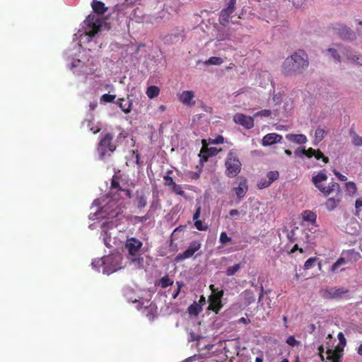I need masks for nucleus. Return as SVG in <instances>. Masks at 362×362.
<instances>
[{
  "label": "nucleus",
  "mask_w": 362,
  "mask_h": 362,
  "mask_svg": "<svg viewBox=\"0 0 362 362\" xmlns=\"http://www.w3.org/2000/svg\"><path fill=\"white\" fill-rule=\"evenodd\" d=\"M225 174L228 177H235L240 173L242 163L235 152L230 151L228 153L225 160Z\"/></svg>",
  "instance_id": "4"
},
{
  "label": "nucleus",
  "mask_w": 362,
  "mask_h": 362,
  "mask_svg": "<svg viewBox=\"0 0 362 362\" xmlns=\"http://www.w3.org/2000/svg\"><path fill=\"white\" fill-rule=\"evenodd\" d=\"M223 62L222 58L218 57H211L207 61L205 62L206 65H220Z\"/></svg>",
  "instance_id": "35"
},
{
  "label": "nucleus",
  "mask_w": 362,
  "mask_h": 362,
  "mask_svg": "<svg viewBox=\"0 0 362 362\" xmlns=\"http://www.w3.org/2000/svg\"><path fill=\"white\" fill-rule=\"evenodd\" d=\"M233 120L235 124L243 127L246 129H250L255 126L254 118L243 113H236L234 115Z\"/></svg>",
  "instance_id": "10"
},
{
  "label": "nucleus",
  "mask_w": 362,
  "mask_h": 362,
  "mask_svg": "<svg viewBox=\"0 0 362 362\" xmlns=\"http://www.w3.org/2000/svg\"><path fill=\"white\" fill-rule=\"evenodd\" d=\"M282 138V136L279 134L269 133L262 138V144L264 146H271L281 142Z\"/></svg>",
  "instance_id": "13"
},
{
  "label": "nucleus",
  "mask_w": 362,
  "mask_h": 362,
  "mask_svg": "<svg viewBox=\"0 0 362 362\" xmlns=\"http://www.w3.org/2000/svg\"><path fill=\"white\" fill-rule=\"evenodd\" d=\"M165 185L166 186H171L174 192L177 194H181V188L179 185H177L173 181V178L169 175L164 176Z\"/></svg>",
  "instance_id": "23"
},
{
  "label": "nucleus",
  "mask_w": 362,
  "mask_h": 362,
  "mask_svg": "<svg viewBox=\"0 0 362 362\" xmlns=\"http://www.w3.org/2000/svg\"><path fill=\"white\" fill-rule=\"evenodd\" d=\"M317 257H310L308 260L305 261L304 264V269H309L311 268L314 264L317 262Z\"/></svg>",
  "instance_id": "45"
},
{
  "label": "nucleus",
  "mask_w": 362,
  "mask_h": 362,
  "mask_svg": "<svg viewBox=\"0 0 362 362\" xmlns=\"http://www.w3.org/2000/svg\"><path fill=\"white\" fill-rule=\"evenodd\" d=\"M199 358L197 357V356H194L192 357H190L187 359H186L185 361H182V362H199Z\"/></svg>",
  "instance_id": "56"
},
{
  "label": "nucleus",
  "mask_w": 362,
  "mask_h": 362,
  "mask_svg": "<svg viewBox=\"0 0 362 362\" xmlns=\"http://www.w3.org/2000/svg\"><path fill=\"white\" fill-rule=\"evenodd\" d=\"M223 291H218L217 293H211L209 297V310H211L216 313H218L220 310L223 307V304L221 303V298L223 296Z\"/></svg>",
  "instance_id": "9"
},
{
  "label": "nucleus",
  "mask_w": 362,
  "mask_h": 362,
  "mask_svg": "<svg viewBox=\"0 0 362 362\" xmlns=\"http://www.w3.org/2000/svg\"><path fill=\"white\" fill-rule=\"evenodd\" d=\"M91 7L93 12L98 15H103L107 11V7L105 4L98 0H93Z\"/></svg>",
  "instance_id": "16"
},
{
  "label": "nucleus",
  "mask_w": 362,
  "mask_h": 362,
  "mask_svg": "<svg viewBox=\"0 0 362 362\" xmlns=\"http://www.w3.org/2000/svg\"><path fill=\"white\" fill-rule=\"evenodd\" d=\"M199 215H200V208H198L196 211V212L194 213V214L193 215V219L194 220H196L199 217Z\"/></svg>",
  "instance_id": "58"
},
{
  "label": "nucleus",
  "mask_w": 362,
  "mask_h": 362,
  "mask_svg": "<svg viewBox=\"0 0 362 362\" xmlns=\"http://www.w3.org/2000/svg\"><path fill=\"white\" fill-rule=\"evenodd\" d=\"M185 176L186 178L197 180L199 177V173L197 172L187 171L185 173Z\"/></svg>",
  "instance_id": "46"
},
{
  "label": "nucleus",
  "mask_w": 362,
  "mask_h": 362,
  "mask_svg": "<svg viewBox=\"0 0 362 362\" xmlns=\"http://www.w3.org/2000/svg\"><path fill=\"white\" fill-rule=\"evenodd\" d=\"M308 65L307 54L299 49L285 59L282 65V71L285 75L299 74L303 73Z\"/></svg>",
  "instance_id": "2"
},
{
  "label": "nucleus",
  "mask_w": 362,
  "mask_h": 362,
  "mask_svg": "<svg viewBox=\"0 0 362 362\" xmlns=\"http://www.w3.org/2000/svg\"><path fill=\"white\" fill-rule=\"evenodd\" d=\"M286 138L289 141L298 144H305L308 141L307 137L304 134H288L286 135Z\"/></svg>",
  "instance_id": "17"
},
{
  "label": "nucleus",
  "mask_w": 362,
  "mask_h": 362,
  "mask_svg": "<svg viewBox=\"0 0 362 362\" xmlns=\"http://www.w3.org/2000/svg\"><path fill=\"white\" fill-rule=\"evenodd\" d=\"M362 206V197L358 198L355 202L356 216L359 215V209Z\"/></svg>",
  "instance_id": "49"
},
{
  "label": "nucleus",
  "mask_w": 362,
  "mask_h": 362,
  "mask_svg": "<svg viewBox=\"0 0 362 362\" xmlns=\"http://www.w3.org/2000/svg\"><path fill=\"white\" fill-rule=\"evenodd\" d=\"M195 95L192 90L182 91V104L189 107H192L196 105L194 100Z\"/></svg>",
  "instance_id": "15"
},
{
  "label": "nucleus",
  "mask_w": 362,
  "mask_h": 362,
  "mask_svg": "<svg viewBox=\"0 0 362 362\" xmlns=\"http://www.w3.org/2000/svg\"><path fill=\"white\" fill-rule=\"evenodd\" d=\"M144 312L149 320H153L154 319L155 315L153 313V308L152 306L146 307L144 308Z\"/></svg>",
  "instance_id": "42"
},
{
  "label": "nucleus",
  "mask_w": 362,
  "mask_h": 362,
  "mask_svg": "<svg viewBox=\"0 0 362 362\" xmlns=\"http://www.w3.org/2000/svg\"><path fill=\"white\" fill-rule=\"evenodd\" d=\"M98 104L97 103H92L90 104V110H93L96 108Z\"/></svg>",
  "instance_id": "63"
},
{
  "label": "nucleus",
  "mask_w": 362,
  "mask_h": 362,
  "mask_svg": "<svg viewBox=\"0 0 362 362\" xmlns=\"http://www.w3.org/2000/svg\"><path fill=\"white\" fill-rule=\"evenodd\" d=\"M239 322H242L243 324H248L250 322V320L249 319H247L245 317H241L240 320H239Z\"/></svg>",
  "instance_id": "60"
},
{
  "label": "nucleus",
  "mask_w": 362,
  "mask_h": 362,
  "mask_svg": "<svg viewBox=\"0 0 362 362\" xmlns=\"http://www.w3.org/2000/svg\"><path fill=\"white\" fill-rule=\"evenodd\" d=\"M327 180V175L320 171L317 175L312 177V182L315 187L317 188L325 197H329L334 194V197H329L325 202V206L329 211H332L339 204L342 199V192L339 185L337 182H332L328 186L325 187L322 182Z\"/></svg>",
  "instance_id": "1"
},
{
  "label": "nucleus",
  "mask_w": 362,
  "mask_h": 362,
  "mask_svg": "<svg viewBox=\"0 0 362 362\" xmlns=\"http://www.w3.org/2000/svg\"><path fill=\"white\" fill-rule=\"evenodd\" d=\"M346 264V259L344 257H339L336 262H334L331 268L330 271L333 273H336L338 272L339 267L343 264Z\"/></svg>",
  "instance_id": "32"
},
{
  "label": "nucleus",
  "mask_w": 362,
  "mask_h": 362,
  "mask_svg": "<svg viewBox=\"0 0 362 362\" xmlns=\"http://www.w3.org/2000/svg\"><path fill=\"white\" fill-rule=\"evenodd\" d=\"M346 191L349 196H354L357 191V187L354 182H347L345 185Z\"/></svg>",
  "instance_id": "29"
},
{
  "label": "nucleus",
  "mask_w": 362,
  "mask_h": 362,
  "mask_svg": "<svg viewBox=\"0 0 362 362\" xmlns=\"http://www.w3.org/2000/svg\"><path fill=\"white\" fill-rule=\"evenodd\" d=\"M223 140L224 139L222 136H218L216 139L211 140V143H212V144H223Z\"/></svg>",
  "instance_id": "53"
},
{
  "label": "nucleus",
  "mask_w": 362,
  "mask_h": 362,
  "mask_svg": "<svg viewBox=\"0 0 362 362\" xmlns=\"http://www.w3.org/2000/svg\"><path fill=\"white\" fill-rule=\"evenodd\" d=\"M327 354H328L327 360L331 362H340L341 355L339 353L334 351L332 349H328L327 351Z\"/></svg>",
  "instance_id": "28"
},
{
  "label": "nucleus",
  "mask_w": 362,
  "mask_h": 362,
  "mask_svg": "<svg viewBox=\"0 0 362 362\" xmlns=\"http://www.w3.org/2000/svg\"><path fill=\"white\" fill-rule=\"evenodd\" d=\"M84 22L86 25V34L90 37H93L101 30L104 21L103 19L90 14L86 17Z\"/></svg>",
  "instance_id": "7"
},
{
  "label": "nucleus",
  "mask_w": 362,
  "mask_h": 362,
  "mask_svg": "<svg viewBox=\"0 0 362 362\" xmlns=\"http://www.w3.org/2000/svg\"><path fill=\"white\" fill-rule=\"evenodd\" d=\"M334 174L337 177V178L340 181L344 182V181H346V180H347V177L345 175L341 174L339 172H338L335 170H334Z\"/></svg>",
  "instance_id": "52"
},
{
  "label": "nucleus",
  "mask_w": 362,
  "mask_h": 362,
  "mask_svg": "<svg viewBox=\"0 0 362 362\" xmlns=\"http://www.w3.org/2000/svg\"><path fill=\"white\" fill-rule=\"evenodd\" d=\"M271 185H272L271 182H269L267 179H264V178L261 179L257 182V187L259 189H261L267 188V187H269Z\"/></svg>",
  "instance_id": "43"
},
{
  "label": "nucleus",
  "mask_w": 362,
  "mask_h": 362,
  "mask_svg": "<svg viewBox=\"0 0 362 362\" xmlns=\"http://www.w3.org/2000/svg\"><path fill=\"white\" fill-rule=\"evenodd\" d=\"M114 136L112 133L105 134L100 140L98 145V151L100 159H103L105 156H110L111 153L116 150L117 145L113 141Z\"/></svg>",
  "instance_id": "5"
},
{
  "label": "nucleus",
  "mask_w": 362,
  "mask_h": 362,
  "mask_svg": "<svg viewBox=\"0 0 362 362\" xmlns=\"http://www.w3.org/2000/svg\"><path fill=\"white\" fill-rule=\"evenodd\" d=\"M333 29L335 33L343 40L351 39L353 35L351 29L343 24H337Z\"/></svg>",
  "instance_id": "12"
},
{
  "label": "nucleus",
  "mask_w": 362,
  "mask_h": 362,
  "mask_svg": "<svg viewBox=\"0 0 362 362\" xmlns=\"http://www.w3.org/2000/svg\"><path fill=\"white\" fill-rule=\"evenodd\" d=\"M350 135L351 136L352 144L356 146H362V137L358 135L353 130L350 131Z\"/></svg>",
  "instance_id": "31"
},
{
  "label": "nucleus",
  "mask_w": 362,
  "mask_h": 362,
  "mask_svg": "<svg viewBox=\"0 0 362 362\" xmlns=\"http://www.w3.org/2000/svg\"><path fill=\"white\" fill-rule=\"evenodd\" d=\"M247 180L245 179L241 181L238 187H235V192L237 197L240 199L243 198L247 191Z\"/></svg>",
  "instance_id": "20"
},
{
  "label": "nucleus",
  "mask_w": 362,
  "mask_h": 362,
  "mask_svg": "<svg viewBox=\"0 0 362 362\" xmlns=\"http://www.w3.org/2000/svg\"><path fill=\"white\" fill-rule=\"evenodd\" d=\"M122 259L120 254H113L105 257L103 259V273L109 275L122 269Z\"/></svg>",
  "instance_id": "6"
},
{
  "label": "nucleus",
  "mask_w": 362,
  "mask_h": 362,
  "mask_svg": "<svg viewBox=\"0 0 362 362\" xmlns=\"http://www.w3.org/2000/svg\"><path fill=\"white\" fill-rule=\"evenodd\" d=\"M314 157L317 160L322 159L325 163H328L329 161V158L325 156L320 149H316Z\"/></svg>",
  "instance_id": "38"
},
{
  "label": "nucleus",
  "mask_w": 362,
  "mask_h": 362,
  "mask_svg": "<svg viewBox=\"0 0 362 362\" xmlns=\"http://www.w3.org/2000/svg\"><path fill=\"white\" fill-rule=\"evenodd\" d=\"M302 218L303 221L315 223L317 219V215L312 211L305 210L302 213Z\"/></svg>",
  "instance_id": "24"
},
{
  "label": "nucleus",
  "mask_w": 362,
  "mask_h": 362,
  "mask_svg": "<svg viewBox=\"0 0 362 362\" xmlns=\"http://www.w3.org/2000/svg\"><path fill=\"white\" fill-rule=\"evenodd\" d=\"M176 284H177V288L176 292L173 294V298H175L178 296L180 291H181V282L177 281Z\"/></svg>",
  "instance_id": "55"
},
{
  "label": "nucleus",
  "mask_w": 362,
  "mask_h": 362,
  "mask_svg": "<svg viewBox=\"0 0 362 362\" xmlns=\"http://www.w3.org/2000/svg\"><path fill=\"white\" fill-rule=\"evenodd\" d=\"M205 303H206L205 297H204V296H202L200 297V299H199V303H198V304L202 305V306L203 305H204V304H205Z\"/></svg>",
  "instance_id": "61"
},
{
  "label": "nucleus",
  "mask_w": 362,
  "mask_h": 362,
  "mask_svg": "<svg viewBox=\"0 0 362 362\" xmlns=\"http://www.w3.org/2000/svg\"><path fill=\"white\" fill-rule=\"evenodd\" d=\"M349 293V291L343 287H332L328 289L320 291V295L324 299L340 298L342 296Z\"/></svg>",
  "instance_id": "8"
},
{
  "label": "nucleus",
  "mask_w": 362,
  "mask_h": 362,
  "mask_svg": "<svg viewBox=\"0 0 362 362\" xmlns=\"http://www.w3.org/2000/svg\"><path fill=\"white\" fill-rule=\"evenodd\" d=\"M142 243L135 238L127 240L125 247L128 250V259L132 262L136 268H141L144 264V258L139 255Z\"/></svg>",
  "instance_id": "3"
},
{
  "label": "nucleus",
  "mask_w": 362,
  "mask_h": 362,
  "mask_svg": "<svg viewBox=\"0 0 362 362\" xmlns=\"http://www.w3.org/2000/svg\"><path fill=\"white\" fill-rule=\"evenodd\" d=\"M149 218H150V216L148 215V214H146L145 216H132L131 218H130V221L134 224H136V223H144L148 219H149Z\"/></svg>",
  "instance_id": "34"
},
{
  "label": "nucleus",
  "mask_w": 362,
  "mask_h": 362,
  "mask_svg": "<svg viewBox=\"0 0 362 362\" xmlns=\"http://www.w3.org/2000/svg\"><path fill=\"white\" fill-rule=\"evenodd\" d=\"M119 107L121 108V110L125 112L129 113L131 112L132 110V103L129 101H127L126 100L123 98L119 99L118 101Z\"/></svg>",
  "instance_id": "25"
},
{
  "label": "nucleus",
  "mask_w": 362,
  "mask_h": 362,
  "mask_svg": "<svg viewBox=\"0 0 362 362\" xmlns=\"http://www.w3.org/2000/svg\"><path fill=\"white\" fill-rule=\"evenodd\" d=\"M296 250H299L300 252L303 253V250L302 248H298V245L297 244H296L293 248L291 249V253H293L294 252H296Z\"/></svg>",
  "instance_id": "57"
},
{
  "label": "nucleus",
  "mask_w": 362,
  "mask_h": 362,
  "mask_svg": "<svg viewBox=\"0 0 362 362\" xmlns=\"http://www.w3.org/2000/svg\"><path fill=\"white\" fill-rule=\"evenodd\" d=\"M218 152L219 150H218L216 147H209L206 141L203 139L202 147L199 154V156L200 157V162H206L209 158L217 155Z\"/></svg>",
  "instance_id": "11"
},
{
  "label": "nucleus",
  "mask_w": 362,
  "mask_h": 362,
  "mask_svg": "<svg viewBox=\"0 0 362 362\" xmlns=\"http://www.w3.org/2000/svg\"><path fill=\"white\" fill-rule=\"evenodd\" d=\"M233 13V12L232 11H230L226 8L222 9L220 13V16H219V19H218L220 24L223 26H227L229 23V19L230 18V15Z\"/></svg>",
  "instance_id": "18"
},
{
  "label": "nucleus",
  "mask_w": 362,
  "mask_h": 362,
  "mask_svg": "<svg viewBox=\"0 0 362 362\" xmlns=\"http://www.w3.org/2000/svg\"><path fill=\"white\" fill-rule=\"evenodd\" d=\"M357 353L359 356H362V344L359 345L357 349Z\"/></svg>",
  "instance_id": "62"
},
{
  "label": "nucleus",
  "mask_w": 362,
  "mask_h": 362,
  "mask_svg": "<svg viewBox=\"0 0 362 362\" xmlns=\"http://www.w3.org/2000/svg\"><path fill=\"white\" fill-rule=\"evenodd\" d=\"M229 214L231 216H237L239 214V211L237 209H231L230 211H229Z\"/></svg>",
  "instance_id": "59"
},
{
  "label": "nucleus",
  "mask_w": 362,
  "mask_h": 362,
  "mask_svg": "<svg viewBox=\"0 0 362 362\" xmlns=\"http://www.w3.org/2000/svg\"><path fill=\"white\" fill-rule=\"evenodd\" d=\"M235 4H236L229 1V2L228 3L226 8H228V9L232 11L233 12H234L235 9Z\"/></svg>",
  "instance_id": "54"
},
{
  "label": "nucleus",
  "mask_w": 362,
  "mask_h": 362,
  "mask_svg": "<svg viewBox=\"0 0 362 362\" xmlns=\"http://www.w3.org/2000/svg\"><path fill=\"white\" fill-rule=\"evenodd\" d=\"M220 241L223 244L228 243L231 241V238L228 236L226 232H222L220 235Z\"/></svg>",
  "instance_id": "47"
},
{
  "label": "nucleus",
  "mask_w": 362,
  "mask_h": 362,
  "mask_svg": "<svg viewBox=\"0 0 362 362\" xmlns=\"http://www.w3.org/2000/svg\"><path fill=\"white\" fill-rule=\"evenodd\" d=\"M240 269V264H235L231 267H229L226 272L227 276H233L236 274Z\"/></svg>",
  "instance_id": "36"
},
{
  "label": "nucleus",
  "mask_w": 362,
  "mask_h": 362,
  "mask_svg": "<svg viewBox=\"0 0 362 362\" xmlns=\"http://www.w3.org/2000/svg\"><path fill=\"white\" fill-rule=\"evenodd\" d=\"M187 310L190 316L197 317L202 310V305L198 304L196 301H194L192 305H189Z\"/></svg>",
  "instance_id": "22"
},
{
  "label": "nucleus",
  "mask_w": 362,
  "mask_h": 362,
  "mask_svg": "<svg viewBox=\"0 0 362 362\" xmlns=\"http://www.w3.org/2000/svg\"><path fill=\"white\" fill-rule=\"evenodd\" d=\"M286 343L291 346H295L298 344L294 336H289L286 339Z\"/></svg>",
  "instance_id": "50"
},
{
  "label": "nucleus",
  "mask_w": 362,
  "mask_h": 362,
  "mask_svg": "<svg viewBox=\"0 0 362 362\" xmlns=\"http://www.w3.org/2000/svg\"><path fill=\"white\" fill-rule=\"evenodd\" d=\"M242 297L245 299L247 305L254 303L255 300L254 293L250 290H245L244 292H243Z\"/></svg>",
  "instance_id": "27"
},
{
  "label": "nucleus",
  "mask_w": 362,
  "mask_h": 362,
  "mask_svg": "<svg viewBox=\"0 0 362 362\" xmlns=\"http://www.w3.org/2000/svg\"><path fill=\"white\" fill-rule=\"evenodd\" d=\"M255 362H263V357L259 356L255 358Z\"/></svg>",
  "instance_id": "64"
},
{
  "label": "nucleus",
  "mask_w": 362,
  "mask_h": 362,
  "mask_svg": "<svg viewBox=\"0 0 362 362\" xmlns=\"http://www.w3.org/2000/svg\"><path fill=\"white\" fill-rule=\"evenodd\" d=\"M117 189V191H122L123 189L120 187V185L118 181H117L115 178H112L111 182V190Z\"/></svg>",
  "instance_id": "48"
},
{
  "label": "nucleus",
  "mask_w": 362,
  "mask_h": 362,
  "mask_svg": "<svg viewBox=\"0 0 362 362\" xmlns=\"http://www.w3.org/2000/svg\"><path fill=\"white\" fill-rule=\"evenodd\" d=\"M315 151L316 149H314L313 148H309L307 150L303 148L301 151H300L299 148H298L295 151V154L298 156L300 154H303L308 158H312L313 156H315Z\"/></svg>",
  "instance_id": "30"
},
{
  "label": "nucleus",
  "mask_w": 362,
  "mask_h": 362,
  "mask_svg": "<svg viewBox=\"0 0 362 362\" xmlns=\"http://www.w3.org/2000/svg\"><path fill=\"white\" fill-rule=\"evenodd\" d=\"M326 134H327V132H325V130L318 127L315 130V141H317V143L320 142L321 141L323 140V139L325 138Z\"/></svg>",
  "instance_id": "33"
},
{
  "label": "nucleus",
  "mask_w": 362,
  "mask_h": 362,
  "mask_svg": "<svg viewBox=\"0 0 362 362\" xmlns=\"http://www.w3.org/2000/svg\"><path fill=\"white\" fill-rule=\"evenodd\" d=\"M116 98L115 95H111V94H103L100 98V102L103 103H111Z\"/></svg>",
  "instance_id": "41"
},
{
  "label": "nucleus",
  "mask_w": 362,
  "mask_h": 362,
  "mask_svg": "<svg viewBox=\"0 0 362 362\" xmlns=\"http://www.w3.org/2000/svg\"><path fill=\"white\" fill-rule=\"evenodd\" d=\"M272 115V111L270 110H262L259 112H257L254 114L255 117H268Z\"/></svg>",
  "instance_id": "40"
},
{
  "label": "nucleus",
  "mask_w": 362,
  "mask_h": 362,
  "mask_svg": "<svg viewBox=\"0 0 362 362\" xmlns=\"http://www.w3.org/2000/svg\"><path fill=\"white\" fill-rule=\"evenodd\" d=\"M146 93L149 98H154L159 95L160 88L156 86H151L146 89Z\"/></svg>",
  "instance_id": "26"
},
{
  "label": "nucleus",
  "mask_w": 362,
  "mask_h": 362,
  "mask_svg": "<svg viewBox=\"0 0 362 362\" xmlns=\"http://www.w3.org/2000/svg\"><path fill=\"white\" fill-rule=\"evenodd\" d=\"M202 244L199 240H193L187 249L182 252V259L192 257L196 252L201 248Z\"/></svg>",
  "instance_id": "14"
},
{
  "label": "nucleus",
  "mask_w": 362,
  "mask_h": 362,
  "mask_svg": "<svg viewBox=\"0 0 362 362\" xmlns=\"http://www.w3.org/2000/svg\"><path fill=\"white\" fill-rule=\"evenodd\" d=\"M341 52L346 56L349 60L362 66V56L357 55L349 49H344V50H341Z\"/></svg>",
  "instance_id": "19"
},
{
  "label": "nucleus",
  "mask_w": 362,
  "mask_h": 362,
  "mask_svg": "<svg viewBox=\"0 0 362 362\" xmlns=\"http://www.w3.org/2000/svg\"><path fill=\"white\" fill-rule=\"evenodd\" d=\"M136 202L137 208L140 210L144 209L147 205L146 195L143 192H139V191H136Z\"/></svg>",
  "instance_id": "21"
},
{
  "label": "nucleus",
  "mask_w": 362,
  "mask_h": 362,
  "mask_svg": "<svg viewBox=\"0 0 362 362\" xmlns=\"http://www.w3.org/2000/svg\"><path fill=\"white\" fill-rule=\"evenodd\" d=\"M267 177L268 180L272 183L275 180H278L279 177V173L278 171H269L267 173Z\"/></svg>",
  "instance_id": "39"
},
{
  "label": "nucleus",
  "mask_w": 362,
  "mask_h": 362,
  "mask_svg": "<svg viewBox=\"0 0 362 362\" xmlns=\"http://www.w3.org/2000/svg\"><path fill=\"white\" fill-rule=\"evenodd\" d=\"M194 226L197 228V229L199 230H205L207 228L206 226H203L202 221H199V220L195 221Z\"/></svg>",
  "instance_id": "51"
},
{
  "label": "nucleus",
  "mask_w": 362,
  "mask_h": 362,
  "mask_svg": "<svg viewBox=\"0 0 362 362\" xmlns=\"http://www.w3.org/2000/svg\"><path fill=\"white\" fill-rule=\"evenodd\" d=\"M327 52L331 54L332 57L337 62H339L341 60V57L339 54L337 49L333 48H329L327 49Z\"/></svg>",
  "instance_id": "44"
},
{
  "label": "nucleus",
  "mask_w": 362,
  "mask_h": 362,
  "mask_svg": "<svg viewBox=\"0 0 362 362\" xmlns=\"http://www.w3.org/2000/svg\"><path fill=\"white\" fill-rule=\"evenodd\" d=\"M173 283V281L168 276H165L160 279L158 285L164 288L172 285Z\"/></svg>",
  "instance_id": "37"
}]
</instances>
